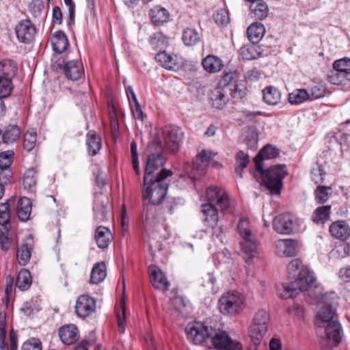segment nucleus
<instances>
[{
    "label": "nucleus",
    "mask_w": 350,
    "mask_h": 350,
    "mask_svg": "<svg viewBox=\"0 0 350 350\" xmlns=\"http://www.w3.org/2000/svg\"><path fill=\"white\" fill-rule=\"evenodd\" d=\"M279 154L277 148L271 145L265 146L254 158L256 169L260 172L266 188L271 194H279L282 185V180L287 175L285 165H275L267 170L262 167L264 160L275 158Z\"/></svg>",
    "instance_id": "1"
},
{
    "label": "nucleus",
    "mask_w": 350,
    "mask_h": 350,
    "mask_svg": "<svg viewBox=\"0 0 350 350\" xmlns=\"http://www.w3.org/2000/svg\"><path fill=\"white\" fill-rule=\"evenodd\" d=\"M172 174L170 170L161 169L155 177H144L142 192L143 201L148 200V203L154 206L161 204L165 198L169 186L165 179Z\"/></svg>",
    "instance_id": "2"
},
{
    "label": "nucleus",
    "mask_w": 350,
    "mask_h": 350,
    "mask_svg": "<svg viewBox=\"0 0 350 350\" xmlns=\"http://www.w3.org/2000/svg\"><path fill=\"white\" fill-rule=\"evenodd\" d=\"M316 323L319 327L325 328L327 338L333 340L335 345L340 342L342 329L335 317V308L330 304L320 308L317 314Z\"/></svg>",
    "instance_id": "3"
},
{
    "label": "nucleus",
    "mask_w": 350,
    "mask_h": 350,
    "mask_svg": "<svg viewBox=\"0 0 350 350\" xmlns=\"http://www.w3.org/2000/svg\"><path fill=\"white\" fill-rule=\"evenodd\" d=\"M219 312L225 315L235 317L243 312L245 307V297L237 291L224 293L219 299Z\"/></svg>",
    "instance_id": "4"
},
{
    "label": "nucleus",
    "mask_w": 350,
    "mask_h": 350,
    "mask_svg": "<svg viewBox=\"0 0 350 350\" xmlns=\"http://www.w3.org/2000/svg\"><path fill=\"white\" fill-rule=\"evenodd\" d=\"M238 232L241 237L240 246L246 254L247 260L256 256L259 244L257 238L252 234L250 221L247 218H241L237 226Z\"/></svg>",
    "instance_id": "5"
},
{
    "label": "nucleus",
    "mask_w": 350,
    "mask_h": 350,
    "mask_svg": "<svg viewBox=\"0 0 350 350\" xmlns=\"http://www.w3.org/2000/svg\"><path fill=\"white\" fill-rule=\"evenodd\" d=\"M207 203L215 204L221 212L232 214L235 211L237 202L230 199L226 192L217 186L209 187L206 191Z\"/></svg>",
    "instance_id": "6"
},
{
    "label": "nucleus",
    "mask_w": 350,
    "mask_h": 350,
    "mask_svg": "<svg viewBox=\"0 0 350 350\" xmlns=\"http://www.w3.org/2000/svg\"><path fill=\"white\" fill-rule=\"evenodd\" d=\"M270 321L269 313L265 310H258L254 315L248 333L252 342L258 345L267 331Z\"/></svg>",
    "instance_id": "7"
},
{
    "label": "nucleus",
    "mask_w": 350,
    "mask_h": 350,
    "mask_svg": "<svg viewBox=\"0 0 350 350\" xmlns=\"http://www.w3.org/2000/svg\"><path fill=\"white\" fill-rule=\"evenodd\" d=\"M302 223L301 219L294 218L289 214H282L274 218L273 227L279 234H290L299 232Z\"/></svg>",
    "instance_id": "8"
},
{
    "label": "nucleus",
    "mask_w": 350,
    "mask_h": 350,
    "mask_svg": "<svg viewBox=\"0 0 350 350\" xmlns=\"http://www.w3.org/2000/svg\"><path fill=\"white\" fill-rule=\"evenodd\" d=\"M213 154L211 151L203 150L196 157V163H187L185 167V174L194 180L205 174V169L210 162Z\"/></svg>",
    "instance_id": "9"
},
{
    "label": "nucleus",
    "mask_w": 350,
    "mask_h": 350,
    "mask_svg": "<svg viewBox=\"0 0 350 350\" xmlns=\"http://www.w3.org/2000/svg\"><path fill=\"white\" fill-rule=\"evenodd\" d=\"M93 211L94 219L96 221L100 223L108 221L112 215L108 197L102 193L95 195Z\"/></svg>",
    "instance_id": "10"
},
{
    "label": "nucleus",
    "mask_w": 350,
    "mask_h": 350,
    "mask_svg": "<svg viewBox=\"0 0 350 350\" xmlns=\"http://www.w3.org/2000/svg\"><path fill=\"white\" fill-rule=\"evenodd\" d=\"M186 332L189 340L196 345H200L212 335L213 330L209 329L203 323L195 321L188 324Z\"/></svg>",
    "instance_id": "11"
},
{
    "label": "nucleus",
    "mask_w": 350,
    "mask_h": 350,
    "mask_svg": "<svg viewBox=\"0 0 350 350\" xmlns=\"http://www.w3.org/2000/svg\"><path fill=\"white\" fill-rule=\"evenodd\" d=\"M14 31L17 40L25 44H31L36 33V26L30 19L20 21L16 25Z\"/></svg>",
    "instance_id": "12"
},
{
    "label": "nucleus",
    "mask_w": 350,
    "mask_h": 350,
    "mask_svg": "<svg viewBox=\"0 0 350 350\" xmlns=\"http://www.w3.org/2000/svg\"><path fill=\"white\" fill-rule=\"evenodd\" d=\"M212 343L217 349L221 350H241L240 342L232 340L225 331H219L212 337Z\"/></svg>",
    "instance_id": "13"
},
{
    "label": "nucleus",
    "mask_w": 350,
    "mask_h": 350,
    "mask_svg": "<svg viewBox=\"0 0 350 350\" xmlns=\"http://www.w3.org/2000/svg\"><path fill=\"white\" fill-rule=\"evenodd\" d=\"M96 309L95 299L88 295H80L76 302L75 313L81 318L91 315Z\"/></svg>",
    "instance_id": "14"
},
{
    "label": "nucleus",
    "mask_w": 350,
    "mask_h": 350,
    "mask_svg": "<svg viewBox=\"0 0 350 350\" xmlns=\"http://www.w3.org/2000/svg\"><path fill=\"white\" fill-rule=\"evenodd\" d=\"M316 276L313 271L308 267H303L297 274V278L295 280L299 292L305 291L312 288L316 282Z\"/></svg>",
    "instance_id": "15"
},
{
    "label": "nucleus",
    "mask_w": 350,
    "mask_h": 350,
    "mask_svg": "<svg viewBox=\"0 0 350 350\" xmlns=\"http://www.w3.org/2000/svg\"><path fill=\"white\" fill-rule=\"evenodd\" d=\"M148 270L150 281L155 288L163 291L168 290L170 284L163 273L157 265H150Z\"/></svg>",
    "instance_id": "16"
},
{
    "label": "nucleus",
    "mask_w": 350,
    "mask_h": 350,
    "mask_svg": "<svg viewBox=\"0 0 350 350\" xmlns=\"http://www.w3.org/2000/svg\"><path fill=\"white\" fill-rule=\"evenodd\" d=\"M165 163L166 159L162 153H151L148 157L144 177H155V171L163 167Z\"/></svg>",
    "instance_id": "17"
},
{
    "label": "nucleus",
    "mask_w": 350,
    "mask_h": 350,
    "mask_svg": "<svg viewBox=\"0 0 350 350\" xmlns=\"http://www.w3.org/2000/svg\"><path fill=\"white\" fill-rule=\"evenodd\" d=\"M58 334L63 344L71 345L79 338L78 327L74 324L65 325L59 328Z\"/></svg>",
    "instance_id": "18"
},
{
    "label": "nucleus",
    "mask_w": 350,
    "mask_h": 350,
    "mask_svg": "<svg viewBox=\"0 0 350 350\" xmlns=\"http://www.w3.org/2000/svg\"><path fill=\"white\" fill-rule=\"evenodd\" d=\"M33 246V239L31 235H29L17 250L16 258L21 265L25 266L29 262Z\"/></svg>",
    "instance_id": "19"
},
{
    "label": "nucleus",
    "mask_w": 350,
    "mask_h": 350,
    "mask_svg": "<svg viewBox=\"0 0 350 350\" xmlns=\"http://www.w3.org/2000/svg\"><path fill=\"white\" fill-rule=\"evenodd\" d=\"M21 135V129L16 124H8L0 129L2 143L10 145L16 142Z\"/></svg>",
    "instance_id": "20"
},
{
    "label": "nucleus",
    "mask_w": 350,
    "mask_h": 350,
    "mask_svg": "<svg viewBox=\"0 0 350 350\" xmlns=\"http://www.w3.org/2000/svg\"><path fill=\"white\" fill-rule=\"evenodd\" d=\"M64 74L68 80L78 81L84 75L82 62L77 59L67 60Z\"/></svg>",
    "instance_id": "21"
},
{
    "label": "nucleus",
    "mask_w": 350,
    "mask_h": 350,
    "mask_svg": "<svg viewBox=\"0 0 350 350\" xmlns=\"http://www.w3.org/2000/svg\"><path fill=\"white\" fill-rule=\"evenodd\" d=\"M228 91L225 88L216 86L210 93L209 101L213 107L224 109L228 102Z\"/></svg>",
    "instance_id": "22"
},
{
    "label": "nucleus",
    "mask_w": 350,
    "mask_h": 350,
    "mask_svg": "<svg viewBox=\"0 0 350 350\" xmlns=\"http://www.w3.org/2000/svg\"><path fill=\"white\" fill-rule=\"evenodd\" d=\"M85 137L88 154L92 157L97 155L102 148L100 136L96 131L90 130L86 133Z\"/></svg>",
    "instance_id": "23"
},
{
    "label": "nucleus",
    "mask_w": 350,
    "mask_h": 350,
    "mask_svg": "<svg viewBox=\"0 0 350 350\" xmlns=\"http://www.w3.org/2000/svg\"><path fill=\"white\" fill-rule=\"evenodd\" d=\"M276 252L279 255L293 256L297 252V244L292 239H280L275 242Z\"/></svg>",
    "instance_id": "24"
},
{
    "label": "nucleus",
    "mask_w": 350,
    "mask_h": 350,
    "mask_svg": "<svg viewBox=\"0 0 350 350\" xmlns=\"http://www.w3.org/2000/svg\"><path fill=\"white\" fill-rule=\"evenodd\" d=\"M215 206L211 203H205L201 206L202 219L206 225H213L219 222L218 211L219 208Z\"/></svg>",
    "instance_id": "25"
},
{
    "label": "nucleus",
    "mask_w": 350,
    "mask_h": 350,
    "mask_svg": "<svg viewBox=\"0 0 350 350\" xmlns=\"http://www.w3.org/2000/svg\"><path fill=\"white\" fill-rule=\"evenodd\" d=\"M53 51L57 55L64 53L69 46L67 36L62 30L55 31L51 39Z\"/></svg>",
    "instance_id": "26"
},
{
    "label": "nucleus",
    "mask_w": 350,
    "mask_h": 350,
    "mask_svg": "<svg viewBox=\"0 0 350 350\" xmlns=\"http://www.w3.org/2000/svg\"><path fill=\"white\" fill-rule=\"evenodd\" d=\"M94 239L97 246L104 250L109 247L113 239V235L108 228L99 226L95 230Z\"/></svg>",
    "instance_id": "27"
},
{
    "label": "nucleus",
    "mask_w": 350,
    "mask_h": 350,
    "mask_svg": "<svg viewBox=\"0 0 350 350\" xmlns=\"http://www.w3.org/2000/svg\"><path fill=\"white\" fill-rule=\"evenodd\" d=\"M151 22L155 26H160L169 21L170 13L167 10L160 5L150 9L148 13Z\"/></svg>",
    "instance_id": "28"
},
{
    "label": "nucleus",
    "mask_w": 350,
    "mask_h": 350,
    "mask_svg": "<svg viewBox=\"0 0 350 350\" xmlns=\"http://www.w3.org/2000/svg\"><path fill=\"white\" fill-rule=\"evenodd\" d=\"M32 204L27 197L20 198L17 202L16 213L21 221H27L30 217Z\"/></svg>",
    "instance_id": "29"
},
{
    "label": "nucleus",
    "mask_w": 350,
    "mask_h": 350,
    "mask_svg": "<svg viewBox=\"0 0 350 350\" xmlns=\"http://www.w3.org/2000/svg\"><path fill=\"white\" fill-rule=\"evenodd\" d=\"M329 232L332 237L346 240L350 237V228L345 221H337L331 224Z\"/></svg>",
    "instance_id": "30"
},
{
    "label": "nucleus",
    "mask_w": 350,
    "mask_h": 350,
    "mask_svg": "<svg viewBox=\"0 0 350 350\" xmlns=\"http://www.w3.org/2000/svg\"><path fill=\"white\" fill-rule=\"evenodd\" d=\"M204 69L208 73H216L222 70L224 66L223 61L218 57L208 55L202 59Z\"/></svg>",
    "instance_id": "31"
},
{
    "label": "nucleus",
    "mask_w": 350,
    "mask_h": 350,
    "mask_svg": "<svg viewBox=\"0 0 350 350\" xmlns=\"http://www.w3.org/2000/svg\"><path fill=\"white\" fill-rule=\"evenodd\" d=\"M250 11L252 17L258 20L266 18L269 14V9L267 3L263 0H254L251 1Z\"/></svg>",
    "instance_id": "32"
},
{
    "label": "nucleus",
    "mask_w": 350,
    "mask_h": 350,
    "mask_svg": "<svg viewBox=\"0 0 350 350\" xmlns=\"http://www.w3.org/2000/svg\"><path fill=\"white\" fill-rule=\"evenodd\" d=\"M281 98L282 94L278 88L269 85L262 90L263 100L269 105H277L280 103Z\"/></svg>",
    "instance_id": "33"
},
{
    "label": "nucleus",
    "mask_w": 350,
    "mask_h": 350,
    "mask_svg": "<svg viewBox=\"0 0 350 350\" xmlns=\"http://www.w3.org/2000/svg\"><path fill=\"white\" fill-rule=\"evenodd\" d=\"M151 48L155 52L165 50L168 44V38L161 31L154 33L148 40Z\"/></svg>",
    "instance_id": "34"
},
{
    "label": "nucleus",
    "mask_w": 350,
    "mask_h": 350,
    "mask_svg": "<svg viewBox=\"0 0 350 350\" xmlns=\"http://www.w3.org/2000/svg\"><path fill=\"white\" fill-rule=\"evenodd\" d=\"M10 201L9 199L0 204V225L4 230L12 229L10 223L12 211Z\"/></svg>",
    "instance_id": "35"
},
{
    "label": "nucleus",
    "mask_w": 350,
    "mask_h": 350,
    "mask_svg": "<svg viewBox=\"0 0 350 350\" xmlns=\"http://www.w3.org/2000/svg\"><path fill=\"white\" fill-rule=\"evenodd\" d=\"M249 40L254 44L258 43L264 36L265 29L260 23L251 24L247 30Z\"/></svg>",
    "instance_id": "36"
},
{
    "label": "nucleus",
    "mask_w": 350,
    "mask_h": 350,
    "mask_svg": "<svg viewBox=\"0 0 350 350\" xmlns=\"http://www.w3.org/2000/svg\"><path fill=\"white\" fill-rule=\"evenodd\" d=\"M107 276L106 264L101 261L96 263L92 269L90 282L98 284L105 280Z\"/></svg>",
    "instance_id": "37"
},
{
    "label": "nucleus",
    "mask_w": 350,
    "mask_h": 350,
    "mask_svg": "<svg viewBox=\"0 0 350 350\" xmlns=\"http://www.w3.org/2000/svg\"><path fill=\"white\" fill-rule=\"evenodd\" d=\"M32 284V277L30 271L26 269H22L18 273L16 279V286L20 291L28 290Z\"/></svg>",
    "instance_id": "38"
},
{
    "label": "nucleus",
    "mask_w": 350,
    "mask_h": 350,
    "mask_svg": "<svg viewBox=\"0 0 350 350\" xmlns=\"http://www.w3.org/2000/svg\"><path fill=\"white\" fill-rule=\"evenodd\" d=\"M278 292L282 299H290L296 296L299 291L295 280L291 283H282L278 286Z\"/></svg>",
    "instance_id": "39"
},
{
    "label": "nucleus",
    "mask_w": 350,
    "mask_h": 350,
    "mask_svg": "<svg viewBox=\"0 0 350 350\" xmlns=\"http://www.w3.org/2000/svg\"><path fill=\"white\" fill-rule=\"evenodd\" d=\"M44 3L42 0H31L28 5V10L34 19L42 21L45 16L43 15Z\"/></svg>",
    "instance_id": "40"
},
{
    "label": "nucleus",
    "mask_w": 350,
    "mask_h": 350,
    "mask_svg": "<svg viewBox=\"0 0 350 350\" xmlns=\"http://www.w3.org/2000/svg\"><path fill=\"white\" fill-rule=\"evenodd\" d=\"M182 40L186 46H193L200 42V36L196 29L187 28L183 32Z\"/></svg>",
    "instance_id": "41"
},
{
    "label": "nucleus",
    "mask_w": 350,
    "mask_h": 350,
    "mask_svg": "<svg viewBox=\"0 0 350 350\" xmlns=\"http://www.w3.org/2000/svg\"><path fill=\"white\" fill-rule=\"evenodd\" d=\"M38 179V172L33 168H29L23 176V186L28 191H33L36 187Z\"/></svg>",
    "instance_id": "42"
},
{
    "label": "nucleus",
    "mask_w": 350,
    "mask_h": 350,
    "mask_svg": "<svg viewBox=\"0 0 350 350\" xmlns=\"http://www.w3.org/2000/svg\"><path fill=\"white\" fill-rule=\"evenodd\" d=\"M289 103L292 105H300L310 100L309 92L306 89H296L288 94Z\"/></svg>",
    "instance_id": "43"
},
{
    "label": "nucleus",
    "mask_w": 350,
    "mask_h": 350,
    "mask_svg": "<svg viewBox=\"0 0 350 350\" xmlns=\"http://www.w3.org/2000/svg\"><path fill=\"white\" fill-rule=\"evenodd\" d=\"M235 172L239 177H243V170L250 163L248 154L242 150H239L235 155Z\"/></svg>",
    "instance_id": "44"
},
{
    "label": "nucleus",
    "mask_w": 350,
    "mask_h": 350,
    "mask_svg": "<svg viewBox=\"0 0 350 350\" xmlns=\"http://www.w3.org/2000/svg\"><path fill=\"white\" fill-rule=\"evenodd\" d=\"M17 67L11 61L0 62V78L12 79L16 75Z\"/></svg>",
    "instance_id": "45"
},
{
    "label": "nucleus",
    "mask_w": 350,
    "mask_h": 350,
    "mask_svg": "<svg viewBox=\"0 0 350 350\" xmlns=\"http://www.w3.org/2000/svg\"><path fill=\"white\" fill-rule=\"evenodd\" d=\"M330 213V205L319 206L314 211L312 215V220L317 224H323L328 220Z\"/></svg>",
    "instance_id": "46"
},
{
    "label": "nucleus",
    "mask_w": 350,
    "mask_h": 350,
    "mask_svg": "<svg viewBox=\"0 0 350 350\" xmlns=\"http://www.w3.org/2000/svg\"><path fill=\"white\" fill-rule=\"evenodd\" d=\"M238 77V73L237 71H229L224 72L221 77L219 81L217 83V87L221 88H225L228 91V89L237 81Z\"/></svg>",
    "instance_id": "47"
},
{
    "label": "nucleus",
    "mask_w": 350,
    "mask_h": 350,
    "mask_svg": "<svg viewBox=\"0 0 350 350\" xmlns=\"http://www.w3.org/2000/svg\"><path fill=\"white\" fill-rule=\"evenodd\" d=\"M332 188L330 187L319 186L315 192V200L319 204L325 203L332 195Z\"/></svg>",
    "instance_id": "48"
},
{
    "label": "nucleus",
    "mask_w": 350,
    "mask_h": 350,
    "mask_svg": "<svg viewBox=\"0 0 350 350\" xmlns=\"http://www.w3.org/2000/svg\"><path fill=\"white\" fill-rule=\"evenodd\" d=\"M155 59L160 62L161 64L167 70H172L174 64L172 60L173 58L171 55L165 53V50H161L157 52L155 55Z\"/></svg>",
    "instance_id": "49"
},
{
    "label": "nucleus",
    "mask_w": 350,
    "mask_h": 350,
    "mask_svg": "<svg viewBox=\"0 0 350 350\" xmlns=\"http://www.w3.org/2000/svg\"><path fill=\"white\" fill-rule=\"evenodd\" d=\"M11 230H4L0 229V247L3 251H8L12 243Z\"/></svg>",
    "instance_id": "50"
},
{
    "label": "nucleus",
    "mask_w": 350,
    "mask_h": 350,
    "mask_svg": "<svg viewBox=\"0 0 350 350\" xmlns=\"http://www.w3.org/2000/svg\"><path fill=\"white\" fill-rule=\"evenodd\" d=\"M37 134L36 132H26L23 135V148L28 152H31L36 146Z\"/></svg>",
    "instance_id": "51"
},
{
    "label": "nucleus",
    "mask_w": 350,
    "mask_h": 350,
    "mask_svg": "<svg viewBox=\"0 0 350 350\" xmlns=\"http://www.w3.org/2000/svg\"><path fill=\"white\" fill-rule=\"evenodd\" d=\"M14 88L12 81L9 79L0 78V98L8 97Z\"/></svg>",
    "instance_id": "52"
},
{
    "label": "nucleus",
    "mask_w": 350,
    "mask_h": 350,
    "mask_svg": "<svg viewBox=\"0 0 350 350\" xmlns=\"http://www.w3.org/2000/svg\"><path fill=\"white\" fill-rule=\"evenodd\" d=\"M14 159V152L8 150L0 152V168L11 167Z\"/></svg>",
    "instance_id": "53"
},
{
    "label": "nucleus",
    "mask_w": 350,
    "mask_h": 350,
    "mask_svg": "<svg viewBox=\"0 0 350 350\" xmlns=\"http://www.w3.org/2000/svg\"><path fill=\"white\" fill-rule=\"evenodd\" d=\"M333 68L337 72L350 74V59L345 57L335 61L333 64Z\"/></svg>",
    "instance_id": "54"
},
{
    "label": "nucleus",
    "mask_w": 350,
    "mask_h": 350,
    "mask_svg": "<svg viewBox=\"0 0 350 350\" xmlns=\"http://www.w3.org/2000/svg\"><path fill=\"white\" fill-rule=\"evenodd\" d=\"M14 172L12 167L0 168V186L5 188L11 183Z\"/></svg>",
    "instance_id": "55"
},
{
    "label": "nucleus",
    "mask_w": 350,
    "mask_h": 350,
    "mask_svg": "<svg viewBox=\"0 0 350 350\" xmlns=\"http://www.w3.org/2000/svg\"><path fill=\"white\" fill-rule=\"evenodd\" d=\"M245 85L243 83L237 81L228 89V92H230V94L233 98H241L245 94Z\"/></svg>",
    "instance_id": "56"
},
{
    "label": "nucleus",
    "mask_w": 350,
    "mask_h": 350,
    "mask_svg": "<svg viewBox=\"0 0 350 350\" xmlns=\"http://www.w3.org/2000/svg\"><path fill=\"white\" fill-rule=\"evenodd\" d=\"M162 134L166 144H175V127L172 124L166 125L163 128Z\"/></svg>",
    "instance_id": "57"
},
{
    "label": "nucleus",
    "mask_w": 350,
    "mask_h": 350,
    "mask_svg": "<svg viewBox=\"0 0 350 350\" xmlns=\"http://www.w3.org/2000/svg\"><path fill=\"white\" fill-rule=\"evenodd\" d=\"M121 310L116 312L118 330L120 334H124L126 328V308L124 303L121 306Z\"/></svg>",
    "instance_id": "58"
},
{
    "label": "nucleus",
    "mask_w": 350,
    "mask_h": 350,
    "mask_svg": "<svg viewBox=\"0 0 350 350\" xmlns=\"http://www.w3.org/2000/svg\"><path fill=\"white\" fill-rule=\"evenodd\" d=\"M214 20L215 23L220 25H226L230 23V17L228 12L225 9L219 10L214 14Z\"/></svg>",
    "instance_id": "59"
},
{
    "label": "nucleus",
    "mask_w": 350,
    "mask_h": 350,
    "mask_svg": "<svg viewBox=\"0 0 350 350\" xmlns=\"http://www.w3.org/2000/svg\"><path fill=\"white\" fill-rule=\"evenodd\" d=\"M21 350H42V342L36 338H30L22 345Z\"/></svg>",
    "instance_id": "60"
},
{
    "label": "nucleus",
    "mask_w": 350,
    "mask_h": 350,
    "mask_svg": "<svg viewBox=\"0 0 350 350\" xmlns=\"http://www.w3.org/2000/svg\"><path fill=\"white\" fill-rule=\"evenodd\" d=\"M303 267L302 262L298 259L292 260L287 266V272L289 278H294L296 275L297 272L300 271Z\"/></svg>",
    "instance_id": "61"
},
{
    "label": "nucleus",
    "mask_w": 350,
    "mask_h": 350,
    "mask_svg": "<svg viewBox=\"0 0 350 350\" xmlns=\"http://www.w3.org/2000/svg\"><path fill=\"white\" fill-rule=\"evenodd\" d=\"M308 92L310 100L322 98L326 94V90L321 85L312 87Z\"/></svg>",
    "instance_id": "62"
},
{
    "label": "nucleus",
    "mask_w": 350,
    "mask_h": 350,
    "mask_svg": "<svg viewBox=\"0 0 350 350\" xmlns=\"http://www.w3.org/2000/svg\"><path fill=\"white\" fill-rule=\"evenodd\" d=\"M65 4L68 7V14L66 19L68 26L75 23V3L73 0H64Z\"/></svg>",
    "instance_id": "63"
},
{
    "label": "nucleus",
    "mask_w": 350,
    "mask_h": 350,
    "mask_svg": "<svg viewBox=\"0 0 350 350\" xmlns=\"http://www.w3.org/2000/svg\"><path fill=\"white\" fill-rule=\"evenodd\" d=\"M67 60L59 56H54L52 59L51 67L56 72L65 71V67Z\"/></svg>",
    "instance_id": "64"
}]
</instances>
